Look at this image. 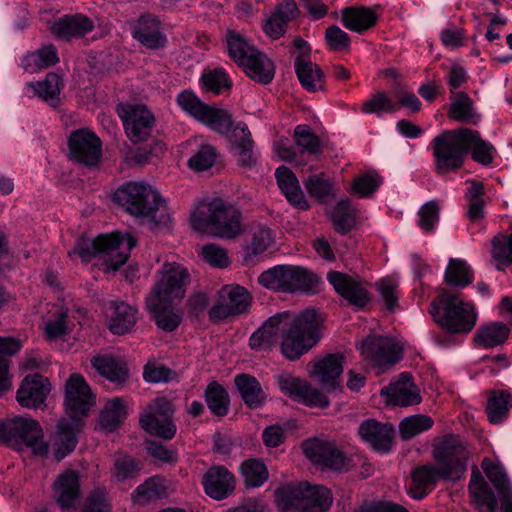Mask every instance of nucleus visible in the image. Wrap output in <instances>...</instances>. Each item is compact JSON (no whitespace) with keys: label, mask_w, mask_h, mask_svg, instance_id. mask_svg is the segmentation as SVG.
Masks as SVG:
<instances>
[{"label":"nucleus","mask_w":512,"mask_h":512,"mask_svg":"<svg viewBox=\"0 0 512 512\" xmlns=\"http://www.w3.org/2000/svg\"><path fill=\"white\" fill-rule=\"evenodd\" d=\"M390 401L397 406H410L420 403L421 396L412 377L408 373H401L397 382L389 387Z\"/></svg>","instance_id":"nucleus-37"},{"label":"nucleus","mask_w":512,"mask_h":512,"mask_svg":"<svg viewBox=\"0 0 512 512\" xmlns=\"http://www.w3.org/2000/svg\"><path fill=\"white\" fill-rule=\"evenodd\" d=\"M509 328L502 322H493L480 328L475 340L485 348H492L505 342L509 336Z\"/></svg>","instance_id":"nucleus-53"},{"label":"nucleus","mask_w":512,"mask_h":512,"mask_svg":"<svg viewBox=\"0 0 512 512\" xmlns=\"http://www.w3.org/2000/svg\"><path fill=\"white\" fill-rule=\"evenodd\" d=\"M113 198L130 215L147 219L155 227H168L171 223L165 200L146 182H126L115 191Z\"/></svg>","instance_id":"nucleus-4"},{"label":"nucleus","mask_w":512,"mask_h":512,"mask_svg":"<svg viewBox=\"0 0 512 512\" xmlns=\"http://www.w3.org/2000/svg\"><path fill=\"white\" fill-rule=\"evenodd\" d=\"M377 19V14L369 7H346L341 12V20L345 28L357 33H363L375 26Z\"/></svg>","instance_id":"nucleus-36"},{"label":"nucleus","mask_w":512,"mask_h":512,"mask_svg":"<svg viewBox=\"0 0 512 512\" xmlns=\"http://www.w3.org/2000/svg\"><path fill=\"white\" fill-rule=\"evenodd\" d=\"M80 495V477L75 470L64 471L53 483L52 498L62 512H76Z\"/></svg>","instance_id":"nucleus-19"},{"label":"nucleus","mask_w":512,"mask_h":512,"mask_svg":"<svg viewBox=\"0 0 512 512\" xmlns=\"http://www.w3.org/2000/svg\"><path fill=\"white\" fill-rule=\"evenodd\" d=\"M20 348L21 344L19 341L0 337V394L7 391L11 386L8 376L9 357L16 354Z\"/></svg>","instance_id":"nucleus-52"},{"label":"nucleus","mask_w":512,"mask_h":512,"mask_svg":"<svg viewBox=\"0 0 512 512\" xmlns=\"http://www.w3.org/2000/svg\"><path fill=\"white\" fill-rule=\"evenodd\" d=\"M8 444L16 449L30 448L35 455L45 456L49 444L44 441L40 423L30 417L9 418Z\"/></svg>","instance_id":"nucleus-13"},{"label":"nucleus","mask_w":512,"mask_h":512,"mask_svg":"<svg viewBox=\"0 0 512 512\" xmlns=\"http://www.w3.org/2000/svg\"><path fill=\"white\" fill-rule=\"evenodd\" d=\"M468 153L473 161L489 166L494 160L496 149L481 137L479 131L467 128L466 155Z\"/></svg>","instance_id":"nucleus-42"},{"label":"nucleus","mask_w":512,"mask_h":512,"mask_svg":"<svg viewBox=\"0 0 512 512\" xmlns=\"http://www.w3.org/2000/svg\"><path fill=\"white\" fill-rule=\"evenodd\" d=\"M482 468L499 494L502 512H512V486L503 467L484 458Z\"/></svg>","instance_id":"nucleus-30"},{"label":"nucleus","mask_w":512,"mask_h":512,"mask_svg":"<svg viewBox=\"0 0 512 512\" xmlns=\"http://www.w3.org/2000/svg\"><path fill=\"white\" fill-rule=\"evenodd\" d=\"M186 267L177 262H165L157 271V280L146 300L175 302L184 298L190 283Z\"/></svg>","instance_id":"nucleus-12"},{"label":"nucleus","mask_w":512,"mask_h":512,"mask_svg":"<svg viewBox=\"0 0 512 512\" xmlns=\"http://www.w3.org/2000/svg\"><path fill=\"white\" fill-rule=\"evenodd\" d=\"M223 41L229 57L238 66L257 49L245 35L234 29H227Z\"/></svg>","instance_id":"nucleus-43"},{"label":"nucleus","mask_w":512,"mask_h":512,"mask_svg":"<svg viewBox=\"0 0 512 512\" xmlns=\"http://www.w3.org/2000/svg\"><path fill=\"white\" fill-rule=\"evenodd\" d=\"M241 474L244 484L249 488L262 486L268 479V470L265 464L258 459H248L241 464Z\"/></svg>","instance_id":"nucleus-55"},{"label":"nucleus","mask_w":512,"mask_h":512,"mask_svg":"<svg viewBox=\"0 0 512 512\" xmlns=\"http://www.w3.org/2000/svg\"><path fill=\"white\" fill-rule=\"evenodd\" d=\"M231 142L237 150L239 165L248 168L256 165L257 156L253 151L254 143L251 133L244 122H238L235 125L232 130Z\"/></svg>","instance_id":"nucleus-34"},{"label":"nucleus","mask_w":512,"mask_h":512,"mask_svg":"<svg viewBox=\"0 0 512 512\" xmlns=\"http://www.w3.org/2000/svg\"><path fill=\"white\" fill-rule=\"evenodd\" d=\"M50 391L51 384L48 378L35 373L23 379L16 399L22 407L37 409L45 403Z\"/></svg>","instance_id":"nucleus-22"},{"label":"nucleus","mask_w":512,"mask_h":512,"mask_svg":"<svg viewBox=\"0 0 512 512\" xmlns=\"http://www.w3.org/2000/svg\"><path fill=\"white\" fill-rule=\"evenodd\" d=\"M358 435L374 450L386 453L391 450L394 428L389 423H381L375 419H367L359 425Z\"/></svg>","instance_id":"nucleus-25"},{"label":"nucleus","mask_w":512,"mask_h":512,"mask_svg":"<svg viewBox=\"0 0 512 512\" xmlns=\"http://www.w3.org/2000/svg\"><path fill=\"white\" fill-rule=\"evenodd\" d=\"M343 360L341 354H328L315 363L312 374L324 388L335 389L343 372Z\"/></svg>","instance_id":"nucleus-33"},{"label":"nucleus","mask_w":512,"mask_h":512,"mask_svg":"<svg viewBox=\"0 0 512 512\" xmlns=\"http://www.w3.org/2000/svg\"><path fill=\"white\" fill-rule=\"evenodd\" d=\"M364 361L380 372L391 368L401 358V349L390 338L383 336H368L360 346Z\"/></svg>","instance_id":"nucleus-16"},{"label":"nucleus","mask_w":512,"mask_h":512,"mask_svg":"<svg viewBox=\"0 0 512 512\" xmlns=\"http://www.w3.org/2000/svg\"><path fill=\"white\" fill-rule=\"evenodd\" d=\"M304 184L309 195L321 203H327L330 198L336 195L332 183L323 175L309 176Z\"/></svg>","instance_id":"nucleus-58"},{"label":"nucleus","mask_w":512,"mask_h":512,"mask_svg":"<svg viewBox=\"0 0 512 512\" xmlns=\"http://www.w3.org/2000/svg\"><path fill=\"white\" fill-rule=\"evenodd\" d=\"M81 512H112L111 504L104 488H96L86 497Z\"/></svg>","instance_id":"nucleus-64"},{"label":"nucleus","mask_w":512,"mask_h":512,"mask_svg":"<svg viewBox=\"0 0 512 512\" xmlns=\"http://www.w3.org/2000/svg\"><path fill=\"white\" fill-rule=\"evenodd\" d=\"M91 365L102 377L113 383H124L128 377L125 363L109 355L94 356L91 359Z\"/></svg>","instance_id":"nucleus-44"},{"label":"nucleus","mask_w":512,"mask_h":512,"mask_svg":"<svg viewBox=\"0 0 512 512\" xmlns=\"http://www.w3.org/2000/svg\"><path fill=\"white\" fill-rule=\"evenodd\" d=\"M205 402L216 417H225L230 408V396L227 389L217 381L210 382L204 391Z\"/></svg>","instance_id":"nucleus-45"},{"label":"nucleus","mask_w":512,"mask_h":512,"mask_svg":"<svg viewBox=\"0 0 512 512\" xmlns=\"http://www.w3.org/2000/svg\"><path fill=\"white\" fill-rule=\"evenodd\" d=\"M136 245L135 238L130 233L99 235L93 240L79 238L69 256L78 255L83 262H90L96 256L105 265V272L115 271L124 265L130 251Z\"/></svg>","instance_id":"nucleus-5"},{"label":"nucleus","mask_w":512,"mask_h":512,"mask_svg":"<svg viewBox=\"0 0 512 512\" xmlns=\"http://www.w3.org/2000/svg\"><path fill=\"white\" fill-rule=\"evenodd\" d=\"M276 504L282 512H324L332 504V495L324 486L307 482L287 484L275 491Z\"/></svg>","instance_id":"nucleus-6"},{"label":"nucleus","mask_w":512,"mask_h":512,"mask_svg":"<svg viewBox=\"0 0 512 512\" xmlns=\"http://www.w3.org/2000/svg\"><path fill=\"white\" fill-rule=\"evenodd\" d=\"M429 312L441 328L453 334L470 332L477 320L472 305L447 291L431 303Z\"/></svg>","instance_id":"nucleus-7"},{"label":"nucleus","mask_w":512,"mask_h":512,"mask_svg":"<svg viewBox=\"0 0 512 512\" xmlns=\"http://www.w3.org/2000/svg\"><path fill=\"white\" fill-rule=\"evenodd\" d=\"M375 286L385 308L394 312L399 301L398 282L392 278H382L376 282Z\"/></svg>","instance_id":"nucleus-61"},{"label":"nucleus","mask_w":512,"mask_h":512,"mask_svg":"<svg viewBox=\"0 0 512 512\" xmlns=\"http://www.w3.org/2000/svg\"><path fill=\"white\" fill-rule=\"evenodd\" d=\"M276 381L280 390L295 401L310 407L325 408L329 405L326 395L298 377L284 373L278 375Z\"/></svg>","instance_id":"nucleus-18"},{"label":"nucleus","mask_w":512,"mask_h":512,"mask_svg":"<svg viewBox=\"0 0 512 512\" xmlns=\"http://www.w3.org/2000/svg\"><path fill=\"white\" fill-rule=\"evenodd\" d=\"M234 383L241 399L249 409H258L265 404L267 394L254 376L238 374L234 378Z\"/></svg>","instance_id":"nucleus-32"},{"label":"nucleus","mask_w":512,"mask_h":512,"mask_svg":"<svg viewBox=\"0 0 512 512\" xmlns=\"http://www.w3.org/2000/svg\"><path fill=\"white\" fill-rule=\"evenodd\" d=\"M327 279L335 291L349 304L357 308H363L370 302V293L360 278L338 271H331L327 274Z\"/></svg>","instance_id":"nucleus-20"},{"label":"nucleus","mask_w":512,"mask_h":512,"mask_svg":"<svg viewBox=\"0 0 512 512\" xmlns=\"http://www.w3.org/2000/svg\"><path fill=\"white\" fill-rule=\"evenodd\" d=\"M472 504L478 512H495L497 500L494 492L484 480L477 467H473L468 485Z\"/></svg>","instance_id":"nucleus-28"},{"label":"nucleus","mask_w":512,"mask_h":512,"mask_svg":"<svg viewBox=\"0 0 512 512\" xmlns=\"http://www.w3.org/2000/svg\"><path fill=\"white\" fill-rule=\"evenodd\" d=\"M321 338L320 321L315 310L299 314L290 311L276 313L250 336L253 350H268L281 341V352L290 361L299 359Z\"/></svg>","instance_id":"nucleus-1"},{"label":"nucleus","mask_w":512,"mask_h":512,"mask_svg":"<svg viewBox=\"0 0 512 512\" xmlns=\"http://www.w3.org/2000/svg\"><path fill=\"white\" fill-rule=\"evenodd\" d=\"M63 87L64 83L56 73H48L43 81L29 82L26 85L28 92H32L52 107L60 104L59 95Z\"/></svg>","instance_id":"nucleus-38"},{"label":"nucleus","mask_w":512,"mask_h":512,"mask_svg":"<svg viewBox=\"0 0 512 512\" xmlns=\"http://www.w3.org/2000/svg\"><path fill=\"white\" fill-rule=\"evenodd\" d=\"M165 481L158 477H150L143 484L139 485L132 497L140 505H146L166 495Z\"/></svg>","instance_id":"nucleus-51"},{"label":"nucleus","mask_w":512,"mask_h":512,"mask_svg":"<svg viewBox=\"0 0 512 512\" xmlns=\"http://www.w3.org/2000/svg\"><path fill=\"white\" fill-rule=\"evenodd\" d=\"M69 150L72 159L87 166L96 165L101 157V141L92 132L79 129L71 133Z\"/></svg>","instance_id":"nucleus-21"},{"label":"nucleus","mask_w":512,"mask_h":512,"mask_svg":"<svg viewBox=\"0 0 512 512\" xmlns=\"http://www.w3.org/2000/svg\"><path fill=\"white\" fill-rule=\"evenodd\" d=\"M94 404V395L80 374L73 373L65 385V406L68 417L59 420L51 436V446L56 460L60 461L76 447L81 429L80 416H86Z\"/></svg>","instance_id":"nucleus-2"},{"label":"nucleus","mask_w":512,"mask_h":512,"mask_svg":"<svg viewBox=\"0 0 512 512\" xmlns=\"http://www.w3.org/2000/svg\"><path fill=\"white\" fill-rule=\"evenodd\" d=\"M217 152L211 145H202L188 160V166L194 171H206L216 162Z\"/></svg>","instance_id":"nucleus-63"},{"label":"nucleus","mask_w":512,"mask_h":512,"mask_svg":"<svg viewBox=\"0 0 512 512\" xmlns=\"http://www.w3.org/2000/svg\"><path fill=\"white\" fill-rule=\"evenodd\" d=\"M295 72L302 87L309 92L322 90L325 76L322 69L310 59H295Z\"/></svg>","instance_id":"nucleus-39"},{"label":"nucleus","mask_w":512,"mask_h":512,"mask_svg":"<svg viewBox=\"0 0 512 512\" xmlns=\"http://www.w3.org/2000/svg\"><path fill=\"white\" fill-rule=\"evenodd\" d=\"M132 36L148 49H160L167 43V38L162 32L161 21L150 13L141 15L133 22Z\"/></svg>","instance_id":"nucleus-23"},{"label":"nucleus","mask_w":512,"mask_h":512,"mask_svg":"<svg viewBox=\"0 0 512 512\" xmlns=\"http://www.w3.org/2000/svg\"><path fill=\"white\" fill-rule=\"evenodd\" d=\"M277 184L290 204L300 210L309 209V203L304 197L299 181L294 173L286 166H280L275 171Z\"/></svg>","instance_id":"nucleus-31"},{"label":"nucleus","mask_w":512,"mask_h":512,"mask_svg":"<svg viewBox=\"0 0 512 512\" xmlns=\"http://www.w3.org/2000/svg\"><path fill=\"white\" fill-rule=\"evenodd\" d=\"M173 406L166 398L152 400L140 415L141 427L149 434L170 440L176 434Z\"/></svg>","instance_id":"nucleus-14"},{"label":"nucleus","mask_w":512,"mask_h":512,"mask_svg":"<svg viewBox=\"0 0 512 512\" xmlns=\"http://www.w3.org/2000/svg\"><path fill=\"white\" fill-rule=\"evenodd\" d=\"M320 278L312 271L294 265H276L263 271L258 283L263 287L282 293H316Z\"/></svg>","instance_id":"nucleus-8"},{"label":"nucleus","mask_w":512,"mask_h":512,"mask_svg":"<svg viewBox=\"0 0 512 512\" xmlns=\"http://www.w3.org/2000/svg\"><path fill=\"white\" fill-rule=\"evenodd\" d=\"M146 308L156 325L165 332L175 331L182 321L181 313L168 301L146 300Z\"/></svg>","instance_id":"nucleus-35"},{"label":"nucleus","mask_w":512,"mask_h":512,"mask_svg":"<svg viewBox=\"0 0 512 512\" xmlns=\"http://www.w3.org/2000/svg\"><path fill=\"white\" fill-rule=\"evenodd\" d=\"M199 122L220 134H228L235 127L232 114L228 110L210 105L206 107Z\"/></svg>","instance_id":"nucleus-50"},{"label":"nucleus","mask_w":512,"mask_h":512,"mask_svg":"<svg viewBox=\"0 0 512 512\" xmlns=\"http://www.w3.org/2000/svg\"><path fill=\"white\" fill-rule=\"evenodd\" d=\"M244 73L253 81L259 84H269L275 76V65L273 61L263 52L255 50L239 65Z\"/></svg>","instance_id":"nucleus-29"},{"label":"nucleus","mask_w":512,"mask_h":512,"mask_svg":"<svg viewBox=\"0 0 512 512\" xmlns=\"http://www.w3.org/2000/svg\"><path fill=\"white\" fill-rule=\"evenodd\" d=\"M109 329L115 335L128 333L137 321V309L125 302H112Z\"/></svg>","instance_id":"nucleus-40"},{"label":"nucleus","mask_w":512,"mask_h":512,"mask_svg":"<svg viewBox=\"0 0 512 512\" xmlns=\"http://www.w3.org/2000/svg\"><path fill=\"white\" fill-rule=\"evenodd\" d=\"M304 455L315 464L339 473L363 466L365 457L359 452H345L334 442L309 439L303 443Z\"/></svg>","instance_id":"nucleus-11"},{"label":"nucleus","mask_w":512,"mask_h":512,"mask_svg":"<svg viewBox=\"0 0 512 512\" xmlns=\"http://www.w3.org/2000/svg\"><path fill=\"white\" fill-rule=\"evenodd\" d=\"M190 221L194 230L221 239H234L244 231L240 209L219 197L199 202Z\"/></svg>","instance_id":"nucleus-3"},{"label":"nucleus","mask_w":512,"mask_h":512,"mask_svg":"<svg viewBox=\"0 0 512 512\" xmlns=\"http://www.w3.org/2000/svg\"><path fill=\"white\" fill-rule=\"evenodd\" d=\"M252 303L250 292L238 284L225 285L219 291L217 304L208 311L213 322L224 321L246 313Z\"/></svg>","instance_id":"nucleus-15"},{"label":"nucleus","mask_w":512,"mask_h":512,"mask_svg":"<svg viewBox=\"0 0 512 512\" xmlns=\"http://www.w3.org/2000/svg\"><path fill=\"white\" fill-rule=\"evenodd\" d=\"M334 229L340 234L349 233L356 223V210L348 198L341 199L330 215Z\"/></svg>","instance_id":"nucleus-49"},{"label":"nucleus","mask_w":512,"mask_h":512,"mask_svg":"<svg viewBox=\"0 0 512 512\" xmlns=\"http://www.w3.org/2000/svg\"><path fill=\"white\" fill-rule=\"evenodd\" d=\"M94 28L90 18L82 14L64 15L56 20L52 27V34L62 40L82 37Z\"/></svg>","instance_id":"nucleus-27"},{"label":"nucleus","mask_w":512,"mask_h":512,"mask_svg":"<svg viewBox=\"0 0 512 512\" xmlns=\"http://www.w3.org/2000/svg\"><path fill=\"white\" fill-rule=\"evenodd\" d=\"M433 419L427 415H414L404 418L399 424V431L403 439L408 440L429 430L433 426Z\"/></svg>","instance_id":"nucleus-59"},{"label":"nucleus","mask_w":512,"mask_h":512,"mask_svg":"<svg viewBox=\"0 0 512 512\" xmlns=\"http://www.w3.org/2000/svg\"><path fill=\"white\" fill-rule=\"evenodd\" d=\"M398 110V104L394 102L386 92H377L369 100L364 102L362 111L366 114L391 113Z\"/></svg>","instance_id":"nucleus-62"},{"label":"nucleus","mask_w":512,"mask_h":512,"mask_svg":"<svg viewBox=\"0 0 512 512\" xmlns=\"http://www.w3.org/2000/svg\"><path fill=\"white\" fill-rule=\"evenodd\" d=\"M294 141L302 154L318 155L322 153L319 137L308 125H298L294 129Z\"/></svg>","instance_id":"nucleus-56"},{"label":"nucleus","mask_w":512,"mask_h":512,"mask_svg":"<svg viewBox=\"0 0 512 512\" xmlns=\"http://www.w3.org/2000/svg\"><path fill=\"white\" fill-rule=\"evenodd\" d=\"M59 62L57 49L52 44L46 45L35 52L28 53L22 59V67L30 73L48 68Z\"/></svg>","instance_id":"nucleus-47"},{"label":"nucleus","mask_w":512,"mask_h":512,"mask_svg":"<svg viewBox=\"0 0 512 512\" xmlns=\"http://www.w3.org/2000/svg\"><path fill=\"white\" fill-rule=\"evenodd\" d=\"M512 407V395L506 390H493L487 401L486 412L491 423L497 424L507 418Z\"/></svg>","instance_id":"nucleus-48"},{"label":"nucleus","mask_w":512,"mask_h":512,"mask_svg":"<svg viewBox=\"0 0 512 512\" xmlns=\"http://www.w3.org/2000/svg\"><path fill=\"white\" fill-rule=\"evenodd\" d=\"M200 82L206 92L215 95H219L232 87V81L223 68L205 71L200 78Z\"/></svg>","instance_id":"nucleus-57"},{"label":"nucleus","mask_w":512,"mask_h":512,"mask_svg":"<svg viewBox=\"0 0 512 512\" xmlns=\"http://www.w3.org/2000/svg\"><path fill=\"white\" fill-rule=\"evenodd\" d=\"M474 270L463 259L451 258L445 269L444 280L446 284L456 287L465 288L473 282Z\"/></svg>","instance_id":"nucleus-46"},{"label":"nucleus","mask_w":512,"mask_h":512,"mask_svg":"<svg viewBox=\"0 0 512 512\" xmlns=\"http://www.w3.org/2000/svg\"><path fill=\"white\" fill-rule=\"evenodd\" d=\"M126 407L122 399L114 398L107 402L100 414V425L107 431H114L126 418Z\"/></svg>","instance_id":"nucleus-54"},{"label":"nucleus","mask_w":512,"mask_h":512,"mask_svg":"<svg viewBox=\"0 0 512 512\" xmlns=\"http://www.w3.org/2000/svg\"><path fill=\"white\" fill-rule=\"evenodd\" d=\"M235 477L224 466L210 467L202 477L205 493L214 500H223L235 490Z\"/></svg>","instance_id":"nucleus-24"},{"label":"nucleus","mask_w":512,"mask_h":512,"mask_svg":"<svg viewBox=\"0 0 512 512\" xmlns=\"http://www.w3.org/2000/svg\"><path fill=\"white\" fill-rule=\"evenodd\" d=\"M431 456L442 474V480L456 482L465 476L470 451L460 436L447 434L435 440Z\"/></svg>","instance_id":"nucleus-9"},{"label":"nucleus","mask_w":512,"mask_h":512,"mask_svg":"<svg viewBox=\"0 0 512 512\" xmlns=\"http://www.w3.org/2000/svg\"><path fill=\"white\" fill-rule=\"evenodd\" d=\"M439 480H442V474L434 464L419 465L411 472L408 493L414 499L421 500L435 489Z\"/></svg>","instance_id":"nucleus-26"},{"label":"nucleus","mask_w":512,"mask_h":512,"mask_svg":"<svg viewBox=\"0 0 512 512\" xmlns=\"http://www.w3.org/2000/svg\"><path fill=\"white\" fill-rule=\"evenodd\" d=\"M467 128L445 130L431 141L434 168L438 175H446L462 168L466 156Z\"/></svg>","instance_id":"nucleus-10"},{"label":"nucleus","mask_w":512,"mask_h":512,"mask_svg":"<svg viewBox=\"0 0 512 512\" xmlns=\"http://www.w3.org/2000/svg\"><path fill=\"white\" fill-rule=\"evenodd\" d=\"M448 117L457 122L476 125L480 114L476 112L473 100L465 92H457L452 96Z\"/></svg>","instance_id":"nucleus-41"},{"label":"nucleus","mask_w":512,"mask_h":512,"mask_svg":"<svg viewBox=\"0 0 512 512\" xmlns=\"http://www.w3.org/2000/svg\"><path fill=\"white\" fill-rule=\"evenodd\" d=\"M68 333V313L59 310L44 324V336L49 341L61 339Z\"/></svg>","instance_id":"nucleus-60"},{"label":"nucleus","mask_w":512,"mask_h":512,"mask_svg":"<svg viewBox=\"0 0 512 512\" xmlns=\"http://www.w3.org/2000/svg\"><path fill=\"white\" fill-rule=\"evenodd\" d=\"M119 116L128 138L133 143L146 142L151 137L155 118L145 105H124Z\"/></svg>","instance_id":"nucleus-17"}]
</instances>
